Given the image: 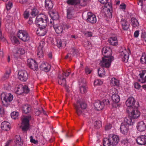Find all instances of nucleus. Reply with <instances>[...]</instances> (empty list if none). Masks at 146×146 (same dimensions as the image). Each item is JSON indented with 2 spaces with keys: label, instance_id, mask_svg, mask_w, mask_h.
Instances as JSON below:
<instances>
[{
  "label": "nucleus",
  "instance_id": "f257e3e1",
  "mask_svg": "<svg viewBox=\"0 0 146 146\" xmlns=\"http://www.w3.org/2000/svg\"><path fill=\"white\" fill-rule=\"evenodd\" d=\"M48 21V18L46 15L43 14H40L36 17L35 23L39 27L45 28Z\"/></svg>",
  "mask_w": 146,
  "mask_h": 146
},
{
  "label": "nucleus",
  "instance_id": "f03ea898",
  "mask_svg": "<svg viewBox=\"0 0 146 146\" xmlns=\"http://www.w3.org/2000/svg\"><path fill=\"white\" fill-rule=\"evenodd\" d=\"M76 113L78 115H80L82 113L83 110L85 109L86 104L83 101L81 100L78 101L76 104L74 105Z\"/></svg>",
  "mask_w": 146,
  "mask_h": 146
},
{
  "label": "nucleus",
  "instance_id": "7ed1b4c3",
  "mask_svg": "<svg viewBox=\"0 0 146 146\" xmlns=\"http://www.w3.org/2000/svg\"><path fill=\"white\" fill-rule=\"evenodd\" d=\"M110 93L111 94V99L113 103H118L120 100V98L118 95V90L114 88H112L110 90Z\"/></svg>",
  "mask_w": 146,
  "mask_h": 146
},
{
  "label": "nucleus",
  "instance_id": "20e7f679",
  "mask_svg": "<svg viewBox=\"0 0 146 146\" xmlns=\"http://www.w3.org/2000/svg\"><path fill=\"white\" fill-rule=\"evenodd\" d=\"M113 56L104 57L102 58L100 62V65L106 68H109L111 64V62L113 60Z\"/></svg>",
  "mask_w": 146,
  "mask_h": 146
},
{
  "label": "nucleus",
  "instance_id": "39448f33",
  "mask_svg": "<svg viewBox=\"0 0 146 146\" xmlns=\"http://www.w3.org/2000/svg\"><path fill=\"white\" fill-rule=\"evenodd\" d=\"M18 37L21 40L24 42L29 40L30 37L28 33L24 30H20L17 33Z\"/></svg>",
  "mask_w": 146,
  "mask_h": 146
},
{
  "label": "nucleus",
  "instance_id": "423d86ee",
  "mask_svg": "<svg viewBox=\"0 0 146 146\" xmlns=\"http://www.w3.org/2000/svg\"><path fill=\"white\" fill-rule=\"evenodd\" d=\"M15 90L16 93L18 95L21 94L23 92L28 93L29 91L27 86H23L22 85L17 86Z\"/></svg>",
  "mask_w": 146,
  "mask_h": 146
},
{
  "label": "nucleus",
  "instance_id": "0eeeda50",
  "mask_svg": "<svg viewBox=\"0 0 146 146\" xmlns=\"http://www.w3.org/2000/svg\"><path fill=\"white\" fill-rule=\"evenodd\" d=\"M130 50L126 49H122L121 50L120 57L122 59V61L127 62H128L129 57Z\"/></svg>",
  "mask_w": 146,
  "mask_h": 146
},
{
  "label": "nucleus",
  "instance_id": "6e6552de",
  "mask_svg": "<svg viewBox=\"0 0 146 146\" xmlns=\"http://www.w3.org/2000/svg\"><path fill=\"white\" fill-rule=\"evenodd\" d=\"M129 114V116L132 119H136L139 117L140 112L138 110L137 107H136L131 109Z\"/></svg>",
  "mask_w": 146,
  "mask_h": 146
},
{
  "label": "nucleus",
  "instance_id": "1a4fd4ad",
  "mask_svg": "<svg viewBox=\"0 0 146 146\" xmlns=\"http://www.w3.org/2000/svg\"><path fill=\"white\" fill-rule=\"evenodd\" d=\"M32 117L30 115L24 116L22 118L21 128H29V121L32 119Z\"/></svg>",
  "mask_w": 146,
  "mask_h": 146
},
{
  "label": "nucleus",
  "instance_id": "9d476101",
  "mask_svg": "<svg viewBox=\"0 0 146 146\" xmlns=\"http://www.w3.org/2000/svg\"><path fill=\"white\" fill-rule=\"evenodd\" d=\"M14 55L16 57H19L25 53V51L23 48L15 47L12 50Z\"/></svg>",
  "mask_w": 146,
  "mask_h": 146
},
{
  "label": "nucleus",
  "instance_id": "9b49d317",
  "mask_svg": "<svg viewBox=\"0 0 146 146\" xmlns=\"http://www.w3.org/2000/svg\"><path fill=\"white\" fill-rule=\"evenodd\" d=\"M18 78L22 81H26L28 79V75L27 72L24 70L19 71L18 74Z\"/></svg>",
  "mask_w": 146,
  "mask_h": 146
},
{
  "label": "nucleus",
  "instance_id": "f8f14e48",
  "mask_svg": "<svg viewBox=\"0 0 146 146\" xmlns=\"http://www.w3.org/2000/svg\"><path fill=\"white\" fill-rule=\"evenodd\" d=\"M1 99H3L6 103L11 101L13 99V95L10 93H2L1 94Z\"/></svg>",
  "mask_w": 146,
  "mask_h": 146
},
{
  "label": "nucleus",
  "instance_id": "ddd939ff",
  "mask_svg": "<svg viewBox=\"0 0 146 146\" xmlns=\"http://www.w3.org/2000/svg\"><path fill=\"white\" fill-rule=\"evenodd\" d=\"M108 138L112 142V145H116L119 141V137L116 135L111 134L109 135Z\"/></svg>",
  "mask_w": 146,
  "mask_h": 146
},
{
  "label": "nucleus",
  "instance_id": "4468645a",
  "mask_svg": "<svg viewBox=\"0 0 146 146\" xmlns=\"http://www.w3.org/2000/svg\"><path fill=\"white\" fill-rule=\"evenodd\" d=\"M27 64L30 68L33 70L37 69L38 65L35 61L32 59H29L27 60Z\"/></svg>",
  "mask_w": 146,
  "mask_h": 146
},
{
  "label": "nucleus",
  "instance_id": "2eb2a0df",
  "mask_svg": "<svg viewBox=\"0 0 146 146\" xmlns=\"http://www.w3.org/2000/svg\"><path fill=\"white\" fill-rule=\"evenodd\" d=\"M132 119L130 117H127L125 118L124 121L121 123V127H123L127 128L129 125H131L133 124Z\"/></svg>",
  "mask_w": 146,
  "mask_h": 146
},
{
  "label": "nucleus",
  "instance_id": "dca6fc26",
  "mask_svg": "<svg viewBox=\"0 0 146 146\" xmlns=\"http://www.w3.org/2000/svg\"><path fill=\"white\" fill-rule=\"evenodd\" d=\"M135 101L133 97L129 98L126 102V105L128 107L131 108V109L136 107L135 105Z\"/></svg>",
  "mask_w": 146,
  "mask_h": 146
},
{
  "label": "nucleus",
  "instance_id": "f3484780",
  "mask_svg": "<svg viewBox=\"0 0 146 146\" xmlns=\"http://www.w3.org/2000/svg\"><path fill=\"white\" fill-rule=\"evenodd\" d=\"M112 52L111 49L108 47H104L102 49V54L104 57L112 56Z\"/></svg>",
  "mask_w": 146,
  "mask_h": 146
},
{
  "label": "nucleus",
  "instance_id": "a211bd4d",
  "mask_svg": "<svg viewBox=\"0 0 146 146\" xmlns=\"http://www.w3.org/2000/svg\"><path fill=\"white\" fill-rule=\"evenodd\" d=\"M87 20L88 22L92 23H94L96 22V16L91 12L88 13Z\"/></svg>",
  "mask_w": 146,
  "mask_h": 146
},
{
  "label": "nucleus",
  "instance_id": "6ab92c4d",
  "mask_svg": "<svg viewBox=\"0 0 146 146\" xmlns=\"http://www.w3.org/2000/svg\"><path fill=\"white\" fill-rule=\"evenodd\" d=\"M137 144L140 145H144L146 144V136L142 135L138 136L136 139Z\"/></svg>",
  "mask_w": 146,
  "mask_h": 146
},
{
  "label": "nucleus",
  "instance_id": "aec40b11",
  "mask_svg": "<svg viewBox=\"0 0 146 146\" xmlns=\"http://www.w3.org/2000/svg\"><path fill=\"white\" fill-rule=\"evenodd\" d=\"M139 81L141 83L146 82V70H142L140 72Z\"/></svg>",
  "mask_w": 146,
  "mask_h": 146
},
{
  "label": "nucleus",
  "instance_id": "412c9836",
  "mask_svg": "<svg viewBox=\"0 0 146 146\" xmlns=\"http://www.w3.org/2000/svg\"><path fill=\"white\" fill-rule=\"evenodd\" d=\"M94 106L96 110L98 111L101 110L104 107V103L98 101L94 103Z\"/></svg>",
  "mask_w": 146,
  "mask_h": 146
},
{
  "label": "nucleus",
  "instance_id": "4be33fe9",
  "mask_svg": "<svg viewBox=\"0 0 146 146\" xmlns=\"http://www.w3.org/2000/svg\"><path fill=\"white\" fill-rule=\"evenodd\" d=\"M101 3L105 4V7L107 9V10L110 11L111 9L112 5L111 3L108 2V0H98Z\"/></svg>",
  "mask_w": 146,
  "mask_h": 146
},
{
  "label": "nucleus",
  "instance_id": "5701e85b",
  "mask_svg": "<svg viewBox=\"0 0 146 146\" xmlns=\"http://www.w3.org/2000/svg\"><path fill=\"white\" fill-rule=\"evenodd\" d=\"M64 26L55 25H54V28L56 33L60 34L62 33Z\"/></svg>",
  "mask_w": 146,
  "mask_h": 146
},
{
  "label": "nucleus",
  "instance_id": "b1692460",
  "mask_svg": "<svg viewBox=\"0 0 146 146\" xmlns=\"http://www.w3.org/2000/svg\"><path fill=\"white\" fill-rule=\"evenodd\" d=\"M121 22L122 28L124 30H127L129 29V24L126 20L122 19Z\"/></svg>",
  "mask_w": 146,
  "mask_h": 146
},
{
  "label": "nucleus",
  "instance_id": "393cba45",
  "mask_svg": "<svg viewBox=\"0 0 146 146\" xmlns=\"http://www.w3.org/2000/svg\"><path fill=\"white\" fill-rule=\"evenodd\" d=\"M40 28L36 31L37 34L39 36H43L46 33V30L45 28H42V27H39Z\"/></svg>",
  "mask_w": 146,
  "mask_h": 146
},
{
  "label": "nucleus",
  "instance_id": "a878e982",
  "mask_svg": "<svg viewBox=\"0 0 146 146\" xmlns=\"http://www.w3.org/2000/svg\"><path fill=\"white\" fill-rule=\"evenodd\" d=\"M45 3V7L47 9L50 10L53 8V3L51 0H46Z\"/></svg>",
  "mask_w": 146,
  "mask_h": 146
},
{
  "label": "nucleus",
  "instance_id": "bb28decb",
  "mask_svg": "<svg viewBox=\"0 0 146 146\" xmlns=\"http://www.w3.org/2000/svg\"><path fill=\"white\" fill-rule=\"evenodd\" d=\"M31 110V107L29 105H25L22 106V111L25 113L27 114L29 113Z\"/></svg>",
  "mask_w": 146,
  "mask_h": 146
},
{
  "label": "nucleus",
  "instance_id": "cd10ccee",
  "mask_svg": "<svg viewBox=\"0 0 146 146\" xmlns=\"http://www.w3.org/2000/svg\"><path fill=\"white\" fill-rule=\"evenodd\" d=\"M41 68L42 70H44V71L46 72H48L50 70V66L47 63H43L41 66Z\"/></svg>",
  "mask_w": 146,
  "mask_h": 146
},
{
  "label": "nucleus",
  "instance_id": "c85d7f7f",
  "mask_svg": "<svg viewBox=\"0 0 146 146\" xmlns=\"http://www.w3.org/2000/svg\"><path fill=\"white\" fill-rule=\"evenodd\" d=\"M58 83L59 84L62 86H65L66 85V80L64 76L62 75H59L58 80Z\"/></svg>",
  "mask_w": 146,
  "mask_h": 146
},
{
  "label": "nucleus",
  "instance_id": "c756f323",
  "mask_svg": "<svg viewBox=\"0 0 146 146\" xmlns=\"http://www.w3.org/2000/svg\"><path fill=\"white\" fill-rule=\"evenodd\" d=\"M80 86V90L81 94H84L87 92V87L85 84L82 83H79Z\"/></svg>",
  "mask_w": 146,
  "mask_h": 146
},
{
  "label": "nucleus",
  "instance_id": "7c9ffc66",
  "mask_svg": "<svg viewBox=\"0 0 146 146\" xmlns=\"http://www.w3.org/2000/svg\"><path fill=\"white\" fill-rule=\"evenodd\" d=\"M109 42L112 45H116L117 44V40L116 37H113L110 38Z\"/></svg>",
  "mask_w": 146,
  "mask_h": 146
},
{
  "label": "nucleus",
  "instance_id": "2f4dec72",
  "mask_svg": "<svg viewBox=\"0 0 146 146\" xmlns=\"http://www.w3.org/2000/svg\"><path fill=\"white\" fill-rule=\"evenodd\" d=\"M131 24L133 28H137L139 26V23L137 20L134 18L131 19Z\"/></svg>",
  "mask_w": 146,
  "mask_h": 146
},
{
  "label": "nucleus",
  "instance_id": "473e14b6",
  "mask_svg": "<svg viewBox=\"0 0 146 146\" xmlns=\"http://www.w3.org/2000/svg\"><path fill=\"white\" fill-rule=\"evenodd\" d=\"M73 9L72 8H69L67 10V16L68 18L72 19L73 18L72 13Z\"/></svg>",
  "mask_w": 146,
  "mask_h": 146
},
{
  "label": "nucleus",
  "instance_id": "72a5a7b5",
  "mask_svg": "<svg viewBox=\"0 0 146 146\" xmlns=\"http://www.w3.org/2000/svg\"><path fill=\"white\" fill-rule=\"evenodd\" d=\"M103 145L104 146H110L112 145V142L108 138H104L103 140Z\"/></svg>",
  "mask_w": 146,
  "mask_h": 146
},
{
  "label": "nucleus",
  "instance_id": "f704fd0d",
  "mask_svg": "<svg viewBox=\"0 0 146 146\" xmlns=\"http://www.w3.org/2000/svg\"><path fill=\"white\" fill-rule=\"evenodd\" d=\"M57 46L59 48L66 46L65 41L64 40L62 41L60 40H58L57 41Z\"/></svg>",
  "mask_w": 146,
  "mask_h": 146
},
{
  "label": "nucleus",
  "instance_id": "c9c22d12",
  "mask_svg": "<svg viewBox=\"0 0 146 146\" xmlns=\"http://www.w3.org/2000/svg\"><path fill=\"white\" fill-rule=\"evenodd\" d=\"M11 127L10 123L8 121H4L1 124V128H10Z\"/></svg>",
  "mask_w": 146,
  "mask_h": 146
},
{
  "label": "nucleus",
  "instance_id": "e433bc0d",
  "mask_svg": "<svg viewBox=\"0 0 146 146\" xmlns=\"http://www.w3.org/2000/svg\"><path fill=\"white\" fill-rule=\"evenodd\" d=\"M66 2L69 5H79L80 3L76 0H67Z\"/></svg>",
  "mask_w": 146,
  "mask_h": 146
},
{
  "label": "nucleus",
  "instance_id": "4c0bfd02",
  "mask_svg": "<svg viewBox=\"0 0 146 146\" xmlns=\"http://www.w3.org/2000/svg\"><path fill=\"white\" fill-rule=\"evenodd\" d=\"M98 73L99 76L100 77H102L105 74V71L104 68L102 67L98 70Z\"/></svg>",
  "mask_w": 146,
  "mask_h": 146
},
{
  "label": "nucleus",
  "instance_id": "58836bf2",
  "mask_svg": "<svg viewBox=\"0 0 146 146\" xmlns=\"http://www.w3.org/2000/svg\"><path fill=\"white\" fill-rule=\"evenodd\" d=\"M110 82L113 86H118L119 85V80L114 78L111 79Z\"/></svg>",
  "mask_w": 146,
  "mask_h": 146
},
{
  "label": "nucleus",
  "instance_id": "ea45409f",
  "mask_svg": "<svg viewBox=\"0 0 146 146\" xmlns=\"http://www.w3.org/2000/svg\"><path fill=\"white\" fill-rule=\"evenodd\" d=\"M15 139L16 144H19V145H22V143L21 142V138L19 135H16L15 137Z\"/></svg>",
  "mask_w": 146,
  "mask_h": 146
},
{
  "label": "nucleus",
  "instance_id": "a19ab883",
  "mask_svg": "<svg viewBox=\"0 0 146 146\" xmlns=\"http://www.w3.org/2000/svg\"><path fill=\"white\" fill-rule=\"evenodd\" d=\"M137 128H146V126L143 121L139 122L137 125Z\"/></svg>",
  "mask_w": 146,
  "mask_h": 146
},
{
  "label": "nucleus",
  "instance_id": "79ce46f5",
  "mask_svg": "<svg viewBox=\"0 0 146 146\" xmlns=\"http://www.w3.org/2000/svg\"><path fill=\"white\" fill-rule=\"evenodd\" d=\"M11 40L13 43L16 44H19L20 43L19 42L17 38L15 36H12L11 38Z\"/></svg>",
  "mask_w": 146,
  "mask_h": 146
},
{
  "label": "nucleus",
  "instance_id": "37998d69",
  "mask_svg": "<svg viewBox=\"0 0 146 146\" xmlns=\"http://www.w3.org/2000/svg\"><path fill=\"white\" fill-rule=\"evenodd\" d=\"M38 10L36 9H32L31 15L32 17H35L38 14Z\"/></svg>",
  "mask_w": 146,
  "mask_h": 146
},
{
  "label": "nucleus",
  "instance_id": "c03bdc74",
  "mask_svg": "<svg viewBox=\"0 0 146 146\" xmlns=\"http://www.w3.org/2000/svg\"><path fill=\"white\" fill-rule=\"evenodd\" d=\"M52 19L54 20H57L59 19V16L57 13H52L51 15Z\"/></svg>",
  "mask_w": 146,
  "mask_h": 146
},
{
  "label": "nucleus",
  "instance_id": "a18cd8bd",
  "mask_svg": "<svg viewBox=\"0 0 146 146\" xmlns=\"http://www.w3.org/2000/svg\"><path fill=\"white\" fill-rule=\"evenodd\" d=\"M19 115V113L16 111H13L11 113V116L12 118L14 119H15L17 118Z\"/></svg>",
  "mask_w": 146,
  "mask_h": 146
},
{
  "label": "nucleus",
  "instance_id": "49530a36",
  "mask_svg": "<svg viewBox=\"0 0 146 146\" xmlns=\"http://www.w3.org/2000/svg\"><path fill=\"white\" fill-rule=\"evenodd\" d=\"M94 125L95 127L96 128H100L102 126L101 122L100 121L95 122Z\"/></svg>",
  "mask_w": 146,
  "mask_h": 146
},
{
  "label": "nucleus",
  "instance_id": "de8ad7c7",
  "mask_svg": "<svg viewBox=\"0 0 146 146\" xmlns=\"http://www.w3.org/2000/svg\"><path fill=\"white\" fill-rule=\"evenodd\" d=\"M103 83V82L100 80L97 79L95 80L94 82V85L96 86H100Z\"/></svg>",
  "mask_w": 146,
  "mask_h": 146
},
{
  "label": "nucleus",
  "instance_id": "09e8293b",
  "mask_svg": "<svg viewBox=\"0 0 146 146\" xmlns=\"http://www.w3.org/2000/svg\"><path fill=\"white\" fill-rule=\"evenodd\" d=\"M37 55L39 57L41 58L43 56V53L42 49L38 48V52Z\"/></svg>",
  "mask_w": 146,
  "mask_h": 146
},
{
  "label": "nucleus",
  "instance_id": "8fccbe9b",
  "mask_svg": "<svg viewBox=\"0 0 146 146\" xmlns=\"http://www.w3.org/2000/svg\"><path fill=\"white\" fill-rule=\"evenodd\" d=\"M5 112L4 107L0 106V115L1 116H3L5 114Z\"/></svg>",
  "mask_w": 146,
  "mask_h": 146
},
{
  "label": "nucleus",
  "instance_id": "3c124183",
  "mask_svg": "<svg viewBox=\"0 0 146 146\" xmlns=\"http://www.w3.org/2000/svg\"><path fill=\"white\" fill-rule=\"evenodd\" d=\"M13 6L12 3L11 1H9L6 4V8L7 10L11 9Z\"/></svg>",
  "mask_w": 146,
  "mask_h": 146
},
{
  "label": "nucleus",
  "instance_id": "603ef678",
  "mask_svg": "<svg viewBox=\"0 0 146 146\" xmlns=\"http://www.w3.org/2000/svg\"><path fill=\"white\" fill-rule=\"evenodd\" d=\"M121 133L124 135H126L127 133L128 128H119Z\"/></svg>",
  "mask_w": 146,
  "mask_h": 146
},
{
  "label": "nucleus",
  "instance_id": "864d4df0",
  "mask_svg": "<svg viewBox=\"0 0 146 146\" xmlns=\"http://www.w3.org/2000/svg\"><path fill=\"white\" fill-rule=\"evenodd\" d=\"M141 62L143 64H146V55L142 56L141 58Z\"/></svg>",
  "mask_w": 146,
  "mask_h": 146
},
{
  "label": "nucleus",
  "instance_id": "5fc2aeb1",
  "mask_svg": "<svg viewBox=\"0 0 146 146\" xmlns=\"http://www.w3.org/2000/svg\"><path fill=\"white\" fill-rule=\"evenodd\" d=\"M11 72V71L10 69H9L7 71L6 74L3 77V78H4L5 79L8 78Z\"/></svg>",
  "mask_w": 146,
  "mask_h": 146
},
{
  "label": "nucleus",
  "instance_id": "6e6d98bb",
  "mask_svg": "<svg viewBox=\"0 0 146 146\" xmlns=\"http://www.w3.org/2000/svg\"><path fill=\"white\" fill-rule=\"evenodd\" d=\"M85 35L87 37H90L92 36V33L90 32H84Z\"/></svg>",
  "mask_w": 146,
  "mask_h": 146
},
{
  "label": "nucleus",
  "instance_id": "4d7b16f0",
  "mask_svg": "<svg viewBox=\"0 0 146 146\" xmlns=\"http://www.w3.org/2000/svg\"><path fill=\"white\" fill-rule=\"evenodd\" d=\"M29 12L27 11H25L24 13V17L25 19H28L29 16Z\"/></svg>",
  "mask_w": 146,
  "mask_h": 146
},
{
  "label": "nucleus",
  "instance_id": "13d9d810",
  "mask_svg": "<svg viewBox=\"0 0 146 146\" xmlns=\"http://www.w3.org/2000/svg\"><path fill=\"white\" fill-rule=\"evenodd\" d=\"M126 7V5L124 3H122L120 4L119 6V8L120 9L124 10L125 9Z\"/></svg>",
  "mask_w": 146,
  "mask_h": 146
},
{
  "label": "nucleus",
  "instance_id": "bf43d9fd",
  "mask_svg": "<svg viewBox=\"0 0 146 146\" xmlns=\"http://www.w3.org/2000/svg\"><path fill=\"white\" fill-rule=\"evenodd\" d=\"M30 141L31 142L35 144H36L38 143L37 141L33 139V137L31 136L30 137Z\"/></svg>",
  "mask_w": 146,
  "mask_h": 146
},
{
  "label": "nucleus",
  "instance_id": "052dcab7",
  "mask_svg": "<svg viewBox=\"0 0 146 146\" xmlns=\"http://www.w3.org/2000/svg\"><path fill=\"white\" fill-rule=\"evenodd\" d=\"M66 131V134L65 136L66 137H71V131Z\"/></svg>",
  "mask_w": 146,
  "mask_h": 146
},
{
  "label": "nucleus",
  "instance_id": "680f3d73",
  "mask_svg": "<svg viewBox=\"0 0 146 146\" xmlns=\"http://www.w3.org/2000/svg\"><path fill=\"white\" fill-rule=\"evenodd\" d=\"M134 86L135 88L137 89H139L141 87L140 85L137 82H135L134 83Z\"/></svg>",
  "mask_w": 146,
  "mask_h": 146
},
{
  "label": "nucleus",
  "instance_id": "e2e57ef3",
  "mask_svg": "<svg viewBox=\"0 0 146 146\" xmlns=\"http://www.w3.org/2000/svg\"><path fill=\"white\" fill-rule=\"evenodd\" d=\"M85 46H88V48H90L92 47L91 43L88 41L86 42V44H85Z\"/></svg>",
  "mask_w": 146,
  "mask_h": 146
},
{
  "label": "nucleus",
  "instance_id": "0e129e2a",
  "mask_svg": "<svg viewBox=\"0 0 146 146\" xmlns=\"http://www.w3.org/2000/svg\"><path fill=\"white\" fill-rule=\"evenodd\" d=\"M85 71L86 74H89L91 73V70H90L89 68L86 67L85 68Z\"/></svg>",
  "mask_w": 146,
  "mask_h": 146
},
{
  "label": "nucleus",
  "instance_id": "69168bd1",
  "mask_svg": "<svg viewBox=\"0 0 146 146\" xmlns=\"http://www.w3.org/2000/svg\"><path fill=\"white\" fill-rule=\"evenodd\" d=\"M45 44V42L43 41H42L40 43V47L39 48L42 49V48L44 46Z\"/></svg>",
  "mask_w": 146,
  "mask_h": 146
},
{
  "label": "nucleus",
  "instance_id": "338daca9",
  "mask_svg": "<svg viewBox=\"0 0 146 146\" xmlns=\"http://www.w3.org/2000/svg\"><path fill=\"white\" fill-rule=\"evenodd\" d=\"M0 40L2 41H4L5 40V38L1 34V31H0Z\"/></svg>",
  "mask_w": 146,
  "mask_h": 146
},
{
  "label": "nucleus",
  "instance_id": "774afa93",
  "mask_svg": "<svg viewBox=\"0 0 146 146\" xmlns=\"http://www.w3.org/2000/svg\"><path fill=\"white\" fill-rule=\"evenodd\" d=\"M139 31H135L134 33V36L136 38L139 35Z\"/></svg>",
  "mask_w": 146,
  "mask_h": 146
}]
</instances>
